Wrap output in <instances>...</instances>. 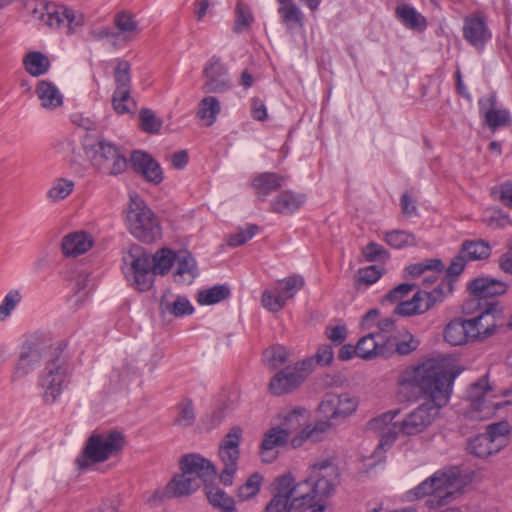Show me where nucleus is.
Returning <instances> with one entry per match:
<instances>
[{"instance_id": "393cba45", "label": "nucleus", "mask_w": 512, "mask_h": 512, "mask_svg": "<svg viewBox=\"0 0 512 512\" xmlns=\"http://www.w3.org/2000/svg\"><path fill=\"white\" fill-rule=\"evenodd\" d=\"M470 342H482L495 334L497 322L490 309L486 308L476 317L465 319Z\"/></svg>"}, {"instance_id": "e2e57ef3", "label": "nucleus", "mask_w": 512, "mask_h": 512, "mask_svg": "<svg viewBox=\"0 0 512 512\" xmlns=\"http://www.w3.org/2000/svg\"><path fill=\"white\" fill-rule=\"evenodd\" d=\"M363 256L368 261H378L387 257V251L385 248L375 242L368 243L362 250Z\"/></svg>"}, {"instance_id": "ea45409f", "label": "nucleus", "mask_w": 512, "mask_h": 512, "mask_svg": "<svg viewBox=\"0 0 512 512\" xmlns=\"http://www.w3.org/2000/svg\"><path fill=\"white\" fill-rule=\"evenodd\" d=\"M396 16L409 29L423 30L426 27L424 16L410 5H398L396 7Z\"/></svg>"}, {"instance_id": "f704fd0d", "label": "nucleus", "mask_w": 512, "mask_h": 512, "mask_svg": "<svg viewBox=\"0 0 512 512\" xmlns=\"http://www.w3.org/2000/svg\"><path fill=\"white\" fill-rule=\"evenodd\" d=\"M386 345L376 340V334L369 333L360 338L356 344V356L364 360H372L384 356Z\"/></svg>"}, {"instance_id": "f8f14e48", "label": "nucleus", "mask_w": 512, "mask_h": 512, "mask_svg": "<svg viewBox=\"0 0 512 512\" xmlns=\"http://www.w3.org/2000/svg\"><path fill=\"white\" fill-rule=\"evenodd\" d=\"M86 155L92 166L103 174L118 175L127 167V160L119 148L105 140L86 147Z\"/></svg>"}, {"instance_id": "052dcab7", "label": "nucleus", "mask_w": 512, "mask_h": 512, "mask_svg": "<svg viewBox=\"0 0 512 512\" xmlns=\"http://www.w3.org/2000/svg\"><path fill=\"white\" fill-rule=\"evenodd\" d=\"M141 127L148 133H156L162 126V121L149 109L140 111Z\"/></svg>"}, {"instance_id": "f257e3e1", "label": "nucleus", "mask_w": 512, "mask_h": 512, "mask_svg": "<svg viewBox=\"0 0 512 512\" xmlns=\"http://www.w3.org/2000/svg\"><path fill=\"white\" fill-rule=\"evenodd\" d=\"M459 373L454 359L447 355L425 357L401 369L396 379L398 398L412 401L422 395L425 401L411 410L399 424L393 422L399 414L398 409L371 420L370 429L380 436L379 447H390L399 433L418 435L424 432L449 402L453 381Z\"/></svg>"}, {"instance_id": "4d7b16f0", "label": "nucleus", "mask_w": 512, "mask_h": 512, "mask_svg": "<svg viewBox=\"0 0 512 512\" xmlns=\"http://www.w3.org/2000/svg\"><path fill=\"white\" fill-rule=\"evenodd\" d=\"M511 432V427L508 422L501 421L493 423L487 427L486 434L493 439V443L499 445L501 450L506 445V437Z\"/></svg>"}, {"instance_id": "13d9d810", "label": "nucleus", "mask_w": 512, "mask_h": 512, "mask_svg": "<svg viewBox=\"0 0 512 512\" xmlns=\"http://www.w3.org/2000/svg\"><path fill=\"white\" fill-rule=\"evenodd\" d=\"M257 231L258 227L256 225H249L245 228H240L235 233L229 235L227 238V244L231 247L243 245L252 239L256 235Z\"/></svg>"}, {"instance_id": "4be33fe9", "label": "nucleus", "mask_w": 512, "mask_h": 512, "mask_svg": "<svg viewBox=\"0 0 512 512\" xmlns=\"http://www.w3.org/2000/svg\"><path fill=\"white\" fill-rule=\"evenodd\" d=\"M462 33L464 39L475 49L481 51L491 40L492 33L486 18L481 14H471L464 18Z\"/></svg>"}, {"instance_id": "79ce46f5", "label": "nucleus", "mask_w": 512, "mask_h": 512, "mask_svg": "<svg viewBox=\"0 0 512 512\" xmlns=\"http://www.w3.org/2000/svg\"><path fill=\"white\" fill-rule=\"evenodd\" d=\"M263 484V476L255 472L251 474L246 481L236 490V499L238 502H246L254 499L259 494Z\"/></svg>"}, {"instance_id": "e433bc0d", "label": "nucleus", "mask_w": 512, "mask_h": 512, "mask_svg": "<svg viewBox=\"0 0 512 512\" xmlns=\"http://www.w3.org/2000/svg\"><path fill=\"white\" fill-rule=\"evenodd\" d=\"M114 24L118 30L117 36H122L125 41H131L140 33L138 21L129 12H120L114 17Z\"/></svg>"}, {"instance_id": "2eb2a0df", "label": "nucleus", "mask_w": 512, "mask_h": 512, "mask_svg": "<svg viewBox=\"0 0 512 512\" xmlns=\"http://www.w3.org/2000/svg\"><path fill=\"white\" fill-rule=\"evenodd\" d=\"M40 20L51 28H66L68 34H76L83 30L86 18L79 11L56 4H41Z\"/></svg>"}, {"instance_id": "a18cd8bd", "label": "nucleus", "mask_w": 512, "mask_h": 512, "mask_svg": "<svg viewBox=\"0 0 512 512\" xmlns=\"http://www.w3.org/2000/svg\"><path fill=\"white\" fill-rule=\"evenodd\" d=\"M178 258V252L175 253L171 249L162 248L158 250L152 257V272L155 274L166 275Z\"/></svg>"}, {"instance_id": "f3484780", "label": "nucleus", "mask_w": 512, "mask_h": 512, "mask_svg": "<svg viewBox=\"0 0 512 512\" xmlns=\"http://www.w3.org/2000/svg\"><path fill=\"white\" fill-rule=\"evenodd\" d=\"M115 90L111 103L118 115L134 113L136 102L131 96L130 65L126 61H119L114 69Z\"/></svg>"}, {"instance_id": "09e8293b", "label": "nucleus", "mask_w": 512, "mask_h": 512, "mask_svg": "<svg viewBox=\"0 0 512 512\" xmlns=\"http://www.w3.org/2000/svg\"><path fill=\"white\" fill-rule=\"evenodd\" d=\"M205 494L208 502L213 507L228 509V512H234L235 500L219 487L206 484Z\"/></svg>"}, {"instance_id": "774afa93", "label": "nucleus", "mask_w": 512, "mask_h": 512, "mask_svg": "<svg viewBox=\"0 0 512 512\" xmlns=\"http://www.w3.org/2000/svg\"><path fill=\"white\" fill-rule=\"evenodd\" d=\"M326 335L332 342L341 344L347 337V328L345 325L327 327Z\"/></svg>"}, {"instance_id": "58836bf2", "label": "nucleus", "mask_w": 512, "mask_h": 512, "mask_svg": "<svg viewBox=\"0 0 512 512\" xmlns=\"http://www.w3.org/2000/svg\"><path fill=\"white\" fill-rule=\"evenodd\" d=\"M220 111V101L214 96H206L198 104L197 117L203 125L211 126L215 123Z\"/></svg>"}, {"instance_id": "5701e85b", "label": "nucleus", "mask_w": 512, "mask_h": 512, "mask_svg": "<svg viewBox=\"0 0 512 512\" xmlns=\"http://www.w3.org/2000/svg\"><path fill=\"white\" fill-rule=\"evenodd\" d=\"M288 443L291 444V439L288 437V434L276 424L272 425L263 433L259 445L261 461L263 463L274 462L278 457V449Z\"/></svg>"}, {"instance_id": "c756f323", "label": "nucleus", "mask_w": 512, "mask_h": 512, "mask_svg": "<svg viewBox=\"0 0 512 512\" xmlns=\"http://www.w3.org/2000/svg\"><path fill=\"white\" fill-rule=\"evenodd\" d=\"M35 93L40 101V106L45 110L53 111L63 105V94L53 82L47 80L39 81L36 85Z\"/></svg>"}, {"instance_id": "338daca9", "label": "nucleus", "mask_w": 512, "mask_h": 512, "mask_svg": "<svg viewBox=\"0 0 512 512\" xmlns=\"http://www.w3.org/2000/svg\"><path fill=\"white\" fill-rule=\"evenodd\" d=\"M380 277L381 272L376 268V266H369L360 269L358 272V282L364 283L366 285L375 283Z\"/></svg>"}, {"instance_id": "8fccbe9b", "label": "nucleus", "mask_w": 512, "mask_h": 512, "mask_svg": "<svg viewBox=\"0 0 512 512\" xmlns=\"http://www.w3.org/2000/svg\"><path fill=\"white\" fill-rule=\"evenodd\" d=\"M460 251L467 261H475L488 258L491 253V248L489 244L483 240L465 241Z\"/></svg>"}, {"instance_id": "39448f33", "label": "nucleus", "mask_w": 512, "mask_h": 512, "mask_svg": "<svg viewBox=\"0 0 512 512\" xmlns=\"http://www.w3.org/2000/svg\"><path fill=\"white\" fill-rule=\"evenodd\" d=\"M276 425L284 430L291 439L293 448L301 447L307 440L319 441L328 431L327 422H310V412L302 407H295L278 414Z\"/></svg>"}, {"instance_id": "1a4fd4ad", "label": "nucleus", "mask_w": 512, "mask_h": 512, "mask_svg": "<svg viewBox=\"0 0 512 512\" xmlns=\"http://www.w3.org/2000/svg\"><path fill=\"white\" fill-rule=\"evenodd\" d=\"M123 271L131 285L139 291H148L154 283L152 262L143 247L132 245L123 254Z\"/></svg>"}, {"instance_id": "4468645a", "label": "nucleus", "mask_w": 512, "mask_h": 512, "mask_svg": "<svg viewBox=\"0 0 512 512\" xmlns=\"http://www.w3.org/2000/svg\"><path fill=\"white\" fill-rule=\"evenodd\" d=\"M243 429L233 426L219 444V458L223 465L220 473V481L225 486H231L238 470L240 457L239 445L242 440Z\"/></svg>"}, {"instance_id": "c85d7f7f", "label": "nucleus", "mask_w": 512, "mask_h": 512, "mask_svg": "<svg viewBox=\"0 0 512 512\" xmlns=\"http://www.w3.org/2000/svg\"><path fill=\"white\" fill-rule=\"evenodd\" d=\"M306 201L304 194L286 190L278 194L270 203V211L290 215L300 209Z\"/></svg>"}, {"instance_id": "cd10ccee", "label": "nucleus", "mask_w": 512, "mask_h": 512, "mask_svg": "<svg viewBox=\"0 0 512 512\" xmlns=\"http://www.w3.org/2000/svg\"><path fill=\"white\" fill-rule=\"evenodd\" d=\"M278 13L286 31L293 36L297 32L304 35V17L300 8L292 0H277Z\"/></svg>"}, {"instance_id": "4c0bfd02", "label": "nucleus", "mask_w": 512, "mask_h": 512, "mask_svg": "<svg viewBox=\"0 0 512 512\" xmlns=\"http://www.w3.org/2000/svg\"><path fill=\"white\" fill-rule=\"evenodd\" d=\"M75 188V182L72 179L57 177L53 179L49 189L46 192V198L51 203H58L68 198Z\"/></svg>"}, {"instance_id": "9b49d317", "label": "nucleus", "mask_w": 512, "mask_h": 512, "mask_svg": "<svg viewBox=\"0 0 512 512\" xmlns=\"http://www.w3.org/2000/svg\"><path fill=\"white\" fill-rule=\"evenodd\" d=\"M122 433L117 431L93 434L88 439L83 454L78 458L81 468L96 462H103L117 455L124 447Z\"/></svg>"}, {"instance_id": "de8ad7c7", "label": "nucleus", "mask_w": 512, "mask_h": 512, "mask_svg": "<svg viewBox=\"0 0 512 512\" xmlns=\"http://www.w3.org/2000/svg\"><path fill=\"white\" fill-rule=\"evenodd\" d=\"M493 439L490 438L486 433L480 434L475 438L471 439L468 444V450L470 453L485 458L494 453H497L499 450V445L493 443Z\"/></svg>"}, {"instance_id": "3c124183", "label": "nucleus", "mask_w": 512, "mask_h": 512, "mask_svg": "<svg viewBox=\"0 0 512 512\" xmlns=\"http://www.w3.org/2000/svg\"><path fill=\"white\" fill-rule=\"evenodd\" d=\"M288 359L289 352L282 345H272L265 349L262 355L263 363L271 369L280 367L286 363Z\"/></svg>"}, {"instance_id": "dca6fc26", "label": "nucleus", "mask_w": 512, "mask_h": 512, "mask_svg": "<svg viewBox=\"0 0 512 512\" xmlns=\"http://www.w3.org/2000/svg\"><path fill=\"white\" fill-rule=\"evenodd\" d=\"M314 369L313 359H304L277 372L270 380L273 395H284L297 389Z\"/></svg>"}, {"instance_id": "bf43d9fd", "label": "nucleus", "mask_w": 512, "mask_h": 512, "mask_svg": "<svg viewBox=\"0 0 512 512\" xmlns=\"http://www.w3.org/2000/svg\"><path fill=\"white\" fill-rule=\"evenodd\" d=\"M420 342L410 332H404L396 342V352L400 355H408L415 351Z\"/></svg>"}, {"instance_id": "473e14b6", "label": "nucleus", "mask_w": 512, "mask_h": 512, "mask_svg": "<svg viewBox=\"0 0 512 512\" xmlns=\"http://www.w3.org/2000/svg\"><path fill=\"white\" fill-rule=\"evenodd\" d=\"M199 488L195 479L181 471L167 483L164 495L169 498L184 497L193 494Z\"/></svg>"}, {"instance_id": "f03ea898", "label": "nucleus", "mask_w": 512, "mask_h": 512, "mask_svg": "<svg viewBox=\"0 0 512 512\" xmlns=\"http://www.w3.org/2000/svg\"><path fill=\"white\" fill-rule=\"evenodd\" d=\"M339 483L340 470L335 458L323 457L309 464L305 478L295 480V487L313 512H324Z\"/></svg>"}, {"instance_id": "20e7f679", "label": "nucleus", "mask_w": 512, "mask_h": 512, "mask_svg": "<svg viewBox=\"0 0 512 512\" xmlns=\"http://www.w3.org/2000/svg\"><path fill=\"white\" fill-rule=\"evenodd\" d=\"M413 288L414 285L412 284L402 283L385 296V299L388 301H400L394 309L395 314L403 317L424 314L435 304L442 302L452 291L448 283H441L432 291L419 290L410 300L402 301L403 297L410 293Z\"/></svg>"}, {"instance_id": "37998d69", "label": "nucleus", "mask_w": 512, "mask_h": 512, "mask_svg": "<svg viewBox=\"0 0 512 512\" xmlns=\"http://www.w3.org/2000/svg\"><path fill=\"white\" fill-rule=\"evenodd\" d=\"M488 101L490 102L491 107L487 109L481 108V111L484 115L485 122L489 125V127L495 130L499 127L509 125L511 121L510 112L506 109L495 107V98L493 96H491Z\"/></svg>"}, {"instance_id": "72a5a7b5", "label": "nucleus", "mask_w": 512, "mask_h": 512, "mask_svg": "<svg viewBox=\"0 0 512 512\" xmlns=\"http://www.w3.org/2000/svg\"><path fill=\"white\" fill-rule=\"evenodd\" d=\"M160 309L162 313H167L175 317L191 315L194 312V308L187 297L181 295L173 296L169 292L162 296Z\"/></svg>"}, {"instance_id": "69168bd1", "label": "nucleus", "mask_w": 512, "mask_h": 512, "mask_svg": "<svg viewBox=\"0 0 512 512\" xmlns=\"http://www.w3.org/2000/svg\"><path fill=\"white\" fill-rule=\"evenodd\" d=\"M333 357L334 353L332 347L328 344H324L318 348L315 356L310 359L314 360V364L317 363L321 366H327L332 362Z\"/></svg>"}, {"instance_id": "864d4df0", "label": "nucleus", "mask_w": 512, "mask_h": 512, "mask_svg": "<svg viewBox=\"0 0 512 512\" xmlns=\"http://www.w3.org/2000/svg\"><path fill=\"white\" fill-rule=\"evenodd\" d=\"M443 264L439 259H425L419 263L411 264L405 271L412 277L425 276L429 271L441 272Z\"/></svg>"}, {"instance_id": "6e6d98bb", "label": "nucleus", "mask_w": 512, "mask_h": 512, "mask_svg": "<svg viewBox=\"0 0 512 512\" xmlns=\"http://www.w3.org/2000/svg\"><path fill=\"white\" fill-rule=\"evenodd\" d=\"M22 300V295L19 290L12 289L7 292L0 304V322L8 319L15 308Z\"/></svg>"}, {"instance_id": "b1692460", "label": "nucleus", "mask_w": 512, "mask_h": 512, "mask_svg": "<svg viewBox=\"0 0 512 512\" xmlns=\"http://www.w3.org/2000/svg\"><path fill=\"white\" fill-rule=\"evenodd\" d=\"M46 347L40 343H27L22 347L13 372V380L26 377L41 363Z\"/></svg>"}, {"instance_id": "0e129e2a", "label": "nucleus", "mask_w": 512, "mask_h": 512, "mask_svg": "<svg viewBox=\"0 0 512 512\" xmlns=\"http://www.w3.org/2000/svg\"><path fill=\"white\" fill-rule=\"evenodd\" d=\"M195 420L194 409L191 403H184L181 405L178 416L175 420L176 424L180 426H190Z\"/></svg>"}, {"instance_id": "6ab92c4d", "label": "nucleus", "mask_w": 512, "mask_h": 512, "mask_svg": "<svg viewBox=\"0 0 512 512\" xmlns=\"http://www.w3.org/2000/svg\"><path fill=\"white\" fill-rule=\"evenodd\" d=\"M467 289L472 298L464 303L462 310L465 314H472L478 306L476 301L503 295L507 292L508 285L496 278L480 276L471 280Z\"/></svg>"}, {"instance_id": "7c9ffc66", "label": "nucleus", "mask_w": 512, "mask_h": 512, "mask_svg": "<svg viewBox=\"0 0 512 512\" xmlns=\"http://www.w3.org/2000/svg\"><path fill=\"white\" fill-rule=\"evenodd\" d=\"M94 244V238L85 231H75L62 240V250L66 256L76 257L86 253Z\"/></svg>"}, {"instance_id": "bb28decb", "label": "nucleus", "mask_w": 512, "mask_h": 512, "mask_svg": "<svg viewBox=\"0 0 512 512\" xmlns=\"http://www.w3.org/2000/svg\"><path fill=\"white\" fill-rule=\"evenodd\" d=\"M199 275L197 261L188 251H178L173 281L179 285H190Z\"/></svg>"}, {"instance_id": "7ed1b4c3", "label": "nucleus", "mask_w": 512, "mask_h": 512, "mask_svg": "<svg viewBox=\"0 0 512 512\" xmlns=\"http://www.w3.org/2000/svg\"><path fill=\"white\" fill-rule=\"evenodd\" d=\"M464 485L456 468L438 470L405 495L411 501L429 497L428 503L431 507L441 506L460 494Z\"/></svg>"}, {"instance_id": "aec40b11", "label": "nucleus", "mask_w": 512, "mask_h": 512, "mask_svg": "<svg viewBox=\"0 0 512 512\" xmlns=\"http://www.w3.org/2000/svg\"><path fill=\"white\" fill-rule=\"evenodd\" d=\"M203 77V90L208 93H224L232 86L228 68L217 56L207 61L203 68Z\"/></svg>"}, {"instance_id": "5fc2aeb1", "label": "nucleus", "mask_w": 512, "mask_h": 512, "mask_svg": "<svg viewBox=\"0 0 512 512\" xmlns=\"http://www.w3.org/2000/svg\"><path fill=\"white\" fill-rule=\"evenodd\" d=\"M254 21V17L249 7L239 2L236 6L235 22L233 31L242 33L247 31Z\"/></svg>"}, {"instance_id": "423d86ee", "label": "nucleus", "mask_w": 512, "mask_h": 512, "mask_svg": "<svg viewBox=\"0 0 512 512\" xmlns=\"http://www.w3.org/2000/svg\"><path fill=\"white\" fill-rule=\"evenodd\" d=\"M126 224L129 232L140 241L152 243L161 236L159 220L136 193L129 195Z\"/></svg>"}, {"instance_id": "a19ab883", "label": "nucleus", "mask_w": 512, "mask_h": 512, "mask_svg": "<svg viewBox=\"0 0 512 512\" xmlns=\"http://www.w3.org/2000/svg\"><path fill=\"white\" fill-rule=\"evenodd\" d=\"M23 66L29 75L39 77L48 72L50 61L48 57L41 52L32 51L24 56Z\"/></svg>"}, {"instance_id": "680f3d73", "label": "nucleus", "mask_w": 512, "mask_h": 512, "mask_svg": "<svg viewBox=\"0 0 512 512\" xmlns=\"http://www.w3.org/2000/svg\"><path fill=\"white\" fill-rule=\"evenodd\" d=\"M135 372L132 367L122 364L113 368L110 378L116 384H127L134 376Z\"/></svg>"}, {"instance_id": "c03bdc74", "label": "nucleus", "mask_w": 512, "mask_h": 512, "mask_svg": "<svg viewBox=\"0 0 512 512\" xmlns=\"http://www.w3.org/2000/svg\"><path fill=\"white\" fill-rule=\"evenodd\" d=\"M93 283L90 276L85 272H80L75 278L74 294L69 298L71 306L78 308L87 299L92 290Z\"/></svg>"}, {"instance_id": "49530a36", "label": "nucleus", "mask_w": 512, "mask_h": 512, "mask_svg": "<svg viewBox=\"0 0 512 512\" xmlns=\"http://www.w3.org/2000/svg\"><path fill=\"white\" fill-rule=\"evenodd\" d=\"M229 295L230 289L226 285H215L199 290L196 300L199 305L208 306L225 300Z\"/></svg>"}, {"instance_id": "9d476101", "label": "nucleus", "mask_w": 512, "mask_h": 512, "mask_svg": "<svg viewBox=\"0 0 512 512\" xmlns=\"http://www.w3.org/2000/svg\"><path fill=\"white\" fill-rule=\"evenodd\" d=\"M70 369L63 357L47 362L38 380L41 398L45 404H54L69 383Z\"/></svg>"}, {"instance_id": "2f4dec72", "label": "nucleus", "mask_w": 512, "mask_h": 512, "mask_svg": "<svg viewBox=\"0 0 512 512\" xmlns=\"http://www.w3.org/2000/svg\"><path fill=\"white\" fill-rule=\"evenodd\" d=\"M285 178L279 174L265 172L253 177L251 185L257 197L265 200L273 191L284 185Z\"/></svg>"}, {"instance_id": "ddd939ff", "label": "nucleus", "mask_w": 512, "mask_h": 512, "mask_svg": "<svg viewBox=\"0 0 512 512\" xmlns=\"http://www.w3.org/2000/svg\"><path fill=\"white\" fill-rule=\"evenodd\" d=\"M360 404L359 397L350 392L328 393L318 405L319 412L332 423H343L352 417Z\"/></svg>"}, {"instance_id": "c9c22d12", "label": "nucleus", "mask_w": 512, "mask_h": 512, "mask_svg": "<svg viewBox=\"0 0 512 512\" xmlns=\"http://www.w3.org/2000/svg\"><path fill=\"white\" fill-rule=\"evenodd\" d=\"M464 318L451 320L444 328V340L453 346L465 345L470 342L469 333Z\"/></svg>"}, {"instance_id": "6e6552de", "label": "nucleus", "mask_w": 512, "mask_h": 512, "mask_svg": "<svg viewBox=\"0 0 512 512\" xmlns=\"http://www.w3.org/2000/svg\"><path fill=\"white\" fill-rule=\"evenodd\" d=\"M313 512L295 487V478L291 473L278 476L272 485V496L264 512Z\"/></svg>"}, {"instance_id": "a211bd4d", "label": "nucleus", "mask_w": 512, "mask_h": 512, "mask_svg": "<svg viewBox=\"0 0 512 512\" xmlns=\"http://www.w3.org/2000/svg\"><path fill=\"white\" fill-rule=\"evenodd\" d=\"M304 279L300 276H291L276 283L272 289H265L261 295V305L269 312L276 313L286 306L303 287Z\"/></svg>"}, {"instance_id": "0eeeda50", "label": "nucleus", "mask_w": 512, "mask_h": 512, "mask_svg": "<svg viewBox=\"0 0 512 512\" xmlns=\"http://www.w3.org/2000/svg\"><path fill=\"white\" fill-rule=\"evenodd\" d=\"M465 414L471 419L483 420L494 415L501 405V395L489 383L487 376L472 383L466 391Z\"/></svg>"}, {"instance_id": "a878e982", "label": "nucleus", "mask_w": 512, "mask_h": 512, "mask_svg": "<svg viewBox=\"0 0 512 512\" xmlns=\"http://www.w3.org/2000/svg\"><path fill=\"white\" fill-rule=\"evenodd\" d=\"M133 170L146 181L159 184L163 180V170L160 164L149 154L143 151H134L130 157Z\"/></svg>"}, {"instance_id": "603ef678", "label": "nucleus", "mask_w": 512, "mask_h": 512, "mask_svg": "<svg viewBox=\"0 0 512 512\" xmlns=\"http://www.w3.org/2000/svg\"><path fill=\"white\" fill-rule=\"evenodd\" d=\"M384 240L389 246L395 249L410 247L417 244L416 237L412 233L402 230H394L386 233Z\"/></svg>"}, {"instance_id": "412c9836", "label": "nucleus", "mask_w": 512, "mask_h": 512, "mask_svg": "<svg viewBox=\"0 0 512 512\" xmlns=\"http://www.w3.org/2000/svg\"><path fill=\"white\" fill-rule=\"evenodd\" d=\"M180 470L197 481L198 486L206 485L217 474L214 464L199 454H187L181 457Z\"/></svg>"}]
</instances>
